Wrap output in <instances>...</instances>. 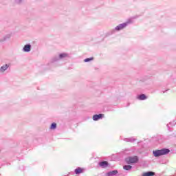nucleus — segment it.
Returning a JSON list of instances; mask_svg holds the SVG:
<instances>
[{
    "label": "nucleus",
    "instance_id": "obj_1",
    "mask_svg": "<svg viewBox=\"0 0 176 176\" xmlns=\"http://www.w3.org/2000/svg\"><path fill=\"white\" fill-rule=\"evenodd\" d=\"M168 153H170V149L168 148H162L161 150H155L153 151V155L155 156V157H159V156L168 155Z\"/></svg>",
    "mask_w": 176,
    "mask_h": 176
},
{
    "label": "nucleus",
    "instance_id": "obj_2",
    "mask_svg": "<svg viewBox=\"0 0 176 176\" xmlns=\"http://www.w3.org/2000/svg\"><path fill=\"white\" fill-rule=\"evenodd\" d=\"M69 55L67 53L60 54L58 56H55L52 58V61L54 63L56 61H59V60H64V58H67Z\"/></svg>",
    "mask_w": 176,
    "mask_h": 176
},
{
    "label": "nucleus",
    "instance_id": "obj_3",
    "mask_svg": "<svg viewBox=\"0 0 176 176\" xmlns=\"http://www.w3.org/2000/svg\"><path fill=\"white\" fill-rule=\"evenodd\" d=\"M138 162V157L137 156L129 157L126 158V162L128 163V164L137 163Z\"/></svg>",
    "mask_w": 176,
    "mask_h": 176
},
{
    "label": "nucleus",
    "instance_id": "obj_4",
    "mask_svg": "<svg viewBox=\"0 0 176 176\" xmlns=\"http://www.w3.org/2000/svg\"><path fill=\"white\" fill-rule=\"evenodd\" d=\"M126 25H129V22L123 23L118 25V26H116L115 28V30H116V31H120V30H123L124 28H126Z\"/></svg>",
    "mask_w": 176,
    "mask_h": 176
},
{
    "label": "nucleus",
    "instance_id": "obj_5",
    "mask_svg": "<svg viewBox=\"0 0 176 176\" xmlns=\"http://www.w3.org/2000/svg\"><path fill=\"white\" fill-rule=\"evenodd\" d=\"M102 118H104V114H96L93 116V120L97 121L99 119H102Z\"/></svg>",
    "mask_w": 176,
    "mask_h": 176
},
{
    "label": "nucleus",
    "instance_id": "obj_6",
    "mask_svg": "<svg viewBox=\"0 0 176 176\" xmlns=\"http://www.w3.org/2000/svg\"><path fill=\"white\" fill-rule=\"evenodd\" d=\"M23 52H31V44H26L23 48Z\"/></svg>",
    "mask_w": 176,
    "mask_h": 176
},
{
    "label": "nucleus",
    "instance_id": "obj_7",
    "mask_svg": "<svg viewBox=\"0 0 176 176\" xmlns=\"http://www.w3.org/2000/svg\"><path fill=\"white\" fill-rule=\"evenodd\" d=\"M99 166L102 167V168H107L108 167V162L102 161L99 162Z\"/></svg>",
    "mask_w": 176,
    "mask_h": 176
},
{
    "label": "nucleus",
    "instance_id": "obj_8",
    "mask_svg": "<svg viewBox=\"0 0 176 176\" xmlns=\"http://www.w3.org/2000/svg\"><path fill=\"white\" fill-rule=\"evenodd\" d=\"M138 100H140V101H142L144 100H146L148 97L146 96L145 94H142L137 96Z\"/></svg>",
    "mask_w": 176,
    "mask_h": 176
},
{
    "label": "nucleus",
    "instance_id": "obj_9",
    "mask_svg": "<svg viewBox=\"0 0 176 176\" xmlns=\"http://www.w3.org/2000/svg\"><path fill=\"white\" fill-rule=\"evenodd\" d=\"M9 68V65L6 64L0 67V72H5Z\"/></svg>",
    "mask_w": 176,
    "mask_h": 176
},
{
    "label": "nucleus",
    "instance_id": "obj_10",
    "mask_svg": "<svg viewBox=\"0 0 176 176\" xmlns=\"http://www.w3.org/2000/svg\"><path fill=\"white\" fill-rule=\"evenodd\" d=\"M153 175H155V172H153V171L146 172L142 174V176H153Z\"/></svg>",
    "mask_w": 176,
    "mask_h": 176
},
{
    "label": "nucleus",
    "instance_id": "obj_11",
    "mask_svg": "<svg viewBox=\"0 0 176 176\" xmlns=\"http://www.w3.org/2000/svg\"><path fill=\"white\" fill-rule=\"evenodd\" d=\"M116 174H118V171L116 170L108 172L107 173V176H113V175H116Z\"/></svg>",
    "mask_w": 176,
    "mask_h": 176
},
{
    "label": "nucleus",
    "instance_id": "obj_12",
    "mask_svg": "<svg viewBox=\"0 0 176 176\" xmlns=\"http://www.w3.org/2000/svg\"><path fill=\"white\" fill-rule=\"evenodd\" d=\"M82 171L83 170H82V168L78 167L76 169H75L74 173L75 174H82Z\"/></svg>",
    "mask_w": 176,
    "mask_h": 176
},
{
    "label": "nucleus",
    "instance_id": "obj_13",
    "mask_svg": "<svg viewBox=\"0 0 176 176\" xmlns=\"http://www.w3.org/2000/svg\"><path fill=\"white\" fill-rule=\"evenodd\" d=\"M124 170H131V168H133V166H130V165H125L123 166Z\"/></svg>",
    "mask_w": 176,
    "mask_h": 176
},
{
    "label": "nucleus",
    "instance_id": "obj_14",
    "mask_svg": "<svg viewBox=\"0 0 176 176\" xmlns=\"http://www.w3.org/2000/svg\"><path fill=\"white\" fill-rule=\"evenodd\" d=\"M50 129H51L52 130H54V129H57V124H56V123H52V124H51Z\"/></svg>",
    "mask_w": 176,
    "mask_h": 176
},
{
    "label": "nucleus",
    "instance_id": "obj_15",
    "mask_svg": "<svg viewBox=\"0 0 176 176\" xmlns=\"http://www.w3.org/2000/svg\"><path fill=\"white\" fill-rule=\"evenodd\" d=\"M11 36L10 34H7L3 37V41H8V39H10Z\"/></svg>",
    "mask_w": 176,
    "mask_h": 176
},
{
    "label": "nucleus",
    "instance_id": "obj_16",
    "mask_svg": "<svg viewBox=\"0 0 176 176\" xmlns=\"http://www.w3.org/2000/svg\"><path fill=\"white\" fill-rule=\"evenodd\" d=\"M94 58H87L84 60L85 63H89L90 61H93Z\"/></svg>",
    "mask_w": 176,
    "mask_h": 176
},
{
    "label": "nucleus",
    "instance_id": "obj_17",
    "mask_svg": "<svg viewBox=\"0 0 176 176\" xmlns=\"http://www.w3.org/2000/svg\"><path fill=\"white\" fill-rule=\"evenodd\" d=\"M126 141H127L128 142H134V141H135V139L133 138H130L126 140Z\"/></svg>",
    "mask_w": 176,
    "mask_h": 176
},
{
    "label": "nucleus",
    "instance_id": "obj_18",
    "mask_svg": "<svg viewBox=\"0 0 176 176\" xmlns=\"http://www.w3.org/2000/svg\"><path fill=\"white\" fill-rule=\"evenodd\" d=\"M24 0H15L14 3L16 5H20V3H22Z\"/></svg>",
    "mask_w": 176,
    "mask_h": 176
}]
</instances>
